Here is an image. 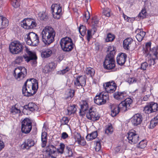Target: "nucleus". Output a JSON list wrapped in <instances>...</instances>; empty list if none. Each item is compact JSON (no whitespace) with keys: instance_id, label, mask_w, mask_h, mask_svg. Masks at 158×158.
Returning <instances> with one entry per match:
<instances>
[{"instance_id":"obj_1","label":"nucleus","mask_w":158,"mask_h":158,"mask_svg":"<svg viewBox=\"0 0 158 158\" xmlns=\"http://www.w3.org/2000/svg\"><path fill=\"white\" fill-rule=\"evenodd\" d=\"M38 89L37 81L33 78L29 79L27 80L23 86L22 94L24 96H31L35 94Z\"/></svg>"},{"instance_id":"obj_2","label":"nucleus","mask_w":158,"mask_h":158,"mask_svg":"<svg viewBox=\"0 0 158 158\" xmlns=\"http://www.w3.org/2000/svg\"><path fill=\"white\" fill-rule=\"evenodd\" d=\"M42 41L45 46H48L54 40L56 32L52 27L48 26L45 27L42 32Z\"/></svg>"},{"instance_id":"obj_3","label":"nucleus","mask_w":158,"mask_h":158,"mask_svg":"<svg viewBox=\"0 0 158 158\" xmlns=\"http://www.w3.org/2000/svg\"><path fill=\"white\" fill-rule=\"evenodd\" d=\"M108 51L109 52V53L106 56L103 63V65L105 69H113L115 66L114 60L115 52L114 47L113 46H109L108 48Z\"/></svg>"},{"instance_id":"obj_4","label":"nucleus","mask_w":158,"mask_h":158,"mask_svg":"<svg viewBox=\"0 0 158 158\" xmlns=\"http://www.w3.org/2000/svg\"><path fill=\"white\" fill-rule=\"evenodd\" d=\"M24 48V45L17 41L11 42L9 46V50L13 54H17L21 52Z\"/></svg>"},{"instance_id":"obj_5","label":"nucleus","mask_w":158,"mask_h":158,"mask_svg":"<svg viewBox=\"0 0 158 158\" xmlns=\"http://www.w3.org/2000/svg\"><path fill=\"white\" fill-rule=\"evenodd\" d=\"M25 41L29 45L36 46L39 44V37L34 32H29L25 36Z\"/></svg>"},{"instance_id":"obj_6","label":"nucleus","mask_w":158,"mask_h":158,"mask_svg":"<svg viewBox=\"0 0 158 158\" xmlns=\"http://www.w3.org/2000/svg\"><path fill=\"white\" fill-rule=\"evenodd\" d=\"M109 98L107 93L102 92L97 94L94 98V102L97 104L101 105L105 104Z\"/></svg>"},{"instance_id":"obj_7","label":"nucleus","mask_w":158,"mask_h":158,"mask_svg":"<svg viewBox=\"0 0 158 158\" xmlns=\"http://www.w3.org/2000/svg\"><path fill=\"white\" fill-rule=\"evenodd\" d=\"M27 70L24 67H19L16 68L14 71L13 76L16 79L19 81L23 79L26 76Z\"/></svg>"},{"instance_id":"obj_8","label":"nucleus","mask_w":158,"mask_h":158,"mask_svg":"<svg viewBox=\"0 0 158 158\" xmlns=\"http://www.w3.org/2000/svg\"><path fill=\"white\" fill-rule=\"evenodd\" d=\"M31 129V120L28 118H25L22 122L21 131L22 133L28 134Z\"/></svg>"},{"instance_id":"obj_9","label":"nucleus","mask_w":158,"mask_h":158,"mask_svg":"<svg viewBox=\"0 0 158 158\" xmlns=\"http://www.w3.org/2000/svg\"><path fill=\"white\" fill-rule=\"evenodd\" d=\"M21 25L24 29H30L36 27L37 24L34 19L27 18L24 19L21 22Z\"/></svg>"},{"instance_id":"obj_10","label":"nucleus","mask_w":158,"mask_h":158,"mask_svg":"<svg viewBox=\"0 0 158 158\" xmlns=\"http://www.w3.org/2000/svg\"><path fill=\"white\" fill-rule=\"evenodd\" d=\"M56 151V149L54 146L49 145L47 147L45 152H43V154L40 155V157L43 155V158H46L47 156H49L52 157L56 158L57 156Z\"/></svg>"},{"instance_id":"obj_11","label":"nucleus","mask_w":158,"mask_h":158,"mask_svg":"<svg viewBox=\"0 0 158 158\" xmlns=\"http://www.w3.org/2000/svg\"><path fill=\"white\" fill-rule=\"evenodd\" d=\"M87 118L92 121L98 120L100 115L97 111L96 108L94 107H91L89 109V111L86 114Z\"/></svg>"},{"instance_id":"obj_12","label":"nucleus","mask_w":158,"mask_h":158,"mask_svg":"<svg viewBox=\"0 0 158 158\" xmlns=\"http://www.w3.org/2000/svg\"><path fill=\"white\" fill-rule=\"evenodd\" d=\"M51 8L53 18L55 19H60L62 15L61 7L59 4H53Z\"/></svg>"},{"instance_id":"obj_13","label":"nucleus","mask_w":158,"mask_h":158,"mask_svg":"<svg viewBox=\"0 0 158 158\" xmlns=\"http://www.w3.org/2000/svg\"><path fill=\"white\" fill-rule=\"evenodd\" d=\"M132 102V100L129 98H127L121 102L118 105V108L120 111L122 112L126 111L127 110V108H129Z\"/></svg>"},{"instance_id":"obj_14","label":"nucleus","mask_w":158,"mask_h":158,"mask_svg":"<svg viewBox=\"0 0 158 158\" xmlns=\"http://www.w3.org/2000/svg\"><path fill=\"white\" fill-rule=\"evenodd\" d=\"M25 51L28 55V56H24L23 57L25 61L28 62L30 60H32L33 61L32 64H35L36 63V60L37 59V57L35 53L30 51L26 46L25 47Z\"/></svg>"},{"instance_id":"obj_15","label":"nucleus","mask_w":158,"mask_h":158,"mask_svg":"<svg viewBox=\"0 0 158 158\" xmlns=\"http://www.w3.org/2000/svg\"><path fill=\"white\" fill-rule=\"evenodd\" d=\"M103 86L106 92V93L108 94L114 92L117 88L116 84L113 81L105 83L103 84Z\"/></svg>"},{"instance_id":"obj_16","label":"nucleus","mask_w":158,"mask_h":158,"mask_svg":"<svg viewBox=\"0 0 158 158\" xmlns=\"http://www.w3.org/2000/svg\"><path fill=\"white\" fill-rule=\"evenodd\" d=\"M74 85L77 89L84 86L86 84V78L85 76H81L76 77L74 81Z\"/></svg>"},{"instance_id":"obj_17","label":"nucleus","mask_w":158,"mask_h":158,"mask_svg":"<svg viewBox=\"0 0 158 158\" xmlns=\"http://www.w3.org/2000/svg\"><path fill=\"white\" fill-rule=\"evenodd\" d=\"M127 138L129 143L131 144L136 143L139 140V135L132 132L128 133Z\"/></svg>"},{"instance_id":"obj_18","label":"nucleus","mask_w":158,"mask_h":158,"mask_svg":"<svg viewBox=\"0 0 158 158\" xmlns=\"http://www.w3.org/2000/svg\"><path fill=\"white\" fill-rule=\"evenodd\" d=\"M80 109L79 113L81 115H84L85 112L89 110V102L86 100H82L80 102Z\"/></svg>"},{"instance_id":"obj_19","label":"nucleus","mask_w":158,"mask_h":158,"mask_svg":"<svg viewBox=\"0 0 158 158\" xmlns=\"http://www.w3.org/2000/svg\"><path fill=\"white\" fill-rule=\"evenodd\" d=\"M151 42H148L146 43L145 47V51L149 52L151 55H152L155 57L154 59L157 58V55L158 54V48H154L152 50L151 49Z\"/></svg>"},{"instance_id":"obj_20","label":"nucleus","mask_w":158,"mask_h":158,"mask_svg":"<svg viewBox=\"0 0 158 158\" xmlns=\"http://www.w3.org/2000/svg\"><path fill=\"white\" fill-rule=\"evenodd\" d=\"M142 120V116L140 114H137L131 118V122L133 126H137L141 123Z\"/></svg>"},{"instance_id":"obj_21","label":"nucleus","mask_w":158,"mask_h":158,"mask_svg":"<svg viewBox=\"0 0 158 158\" xmlns=\"http://www.w3.org/2000/svg\"><path fill=\"white\" fill-rule=\"evenodd\" d=\"M127 58V56L126 54L123 53H119L116 58L117 63L119 65H123L125 63Z\"/></svg>"},{"instance_id":"obj_22","label":"nucleus","mask_w":158,"mask_h":158,"mask_svg":"<svg viewBox=\"0 0 158 158\" xmlns=\"http://www.w3.org/2000/svg\"><path fill=\"white\" fill-rule=\"evenodd\" d=\"M127 96V94L125 92H116L114 94V97L117 100H122L124 99Z\"/></svg>"},{"instance_id":"obj_23","label":"nucleus","mask_w":158,"mask_h":158,"mask_svg":"<svg viewBox=\"0 0 158 158\" xmlns=\"http://www.w3.org/2000/svg\"><path fill=\"white\" fill-rule=\"evenodd\" d=\"M132 42L133 40L131 38H128L124 40L123 42L124 48L127 50H129Z\"/></svg>"},{"instance_id":"obj_24","label":"nucleus","mask_w":158,"mask_h":158,"mask_svg":"<svg viewBox=\"0 0 158 158\" xmlns=\"http://www.w3.org/2000/svg\"><path fill=\"white\" fill-rule=\"evenodd\" d=\"M111 115L113 117L116 116L120 111L117 105L113 104L111 107Z\"/></svg>"},{"instance_id":"obj_25","label":"nucleus","mask_w":158,"mask_h":158,"mask_svg":"<svg viewBox=\"0 0 158 158\" xmlns=\"http://www.w3.org/2000/svg\"><path fill=\"white\" fill-rule=\"evenodd\" d=\"M52 54V52L50 49H44L42 51L41 56L42 58H47L50 56Z\"/></svg>"},{"instance_id":"obj_26","label":"nucleus","mask_w":158,"mask_h":158,"mask_svg":"<svg viewBox=\"0 0 158 158\" xmlns=\"http://www.w3.org/2000/svg\"><path fill=\"white\" fill-rule=\"evenodd\" d=\"M9 21L5 17L0 16V28L3 29L8 26Z\"/></svg>"},{"instance_id":"obj_27","label":"nucleus","mask_w":158,"mask_h":158,"mask_svg":"<svg viewBox=\"0 0 158 158\" xmlns=\"http://www.w3.org/2000/svg\"><path fill=\"white\" fill-rule=\"evenodd\" d=\"M36 105L34 103L30 102L28 105H26L23 107V110H29L32 111L36 110Z\"/></svg>"},{"instance_id":"obj_28","label":"nucleus","mask_w":158,"mask_h":158,"mask_svg":"<svg viewBox=\"0 0 158 158\" xmlns=\"http://www.w3.org/2000/svg\"><path fill=\"white\" fill-rule=\"evenodd\" d=\"M34 141L31 139H28L25 140L24 143V147L28 149L34 145Z\"/></svg>"},{"instance_id":"obj_29","label":"nucleus","mask_w":158,"mask_h":158,"mask_svg":"<svg viewBox=\"0 0 158 158\" xmlns=\"http://www.w3.org/2000/svg\"><path fill=\"white\" fill-rule=\"evenodd\" d=\"M74 45L72 40V41H70L67 44L65 45L64 47L62 49L64 52H69L73 49Z\"/></svg>"},{"instance_id":"obj_30","label":"nucleus","mask_w":158,"mask_h":158,"mask_svg":"<svg viewBox=\"0 0 158 158\" xmlns=\"http://www.w3.org/2000/svg\"><path fill=\"white\" fill-rule=\"evenodd\" d=\"M41 147L42 148L45 147L47 143V133L46 132L42 131L41 134Z\"/></svg>"},{"instance_id":"obj_31","label":"nucleus","mask_w":158,"mask_h":158,"mask_svg":"<svg viewBox=\"0 0 158 158\" xmlns=\"http://www.w3.org/2000/svg\"><path fill=\"white\" fill-rule=\"evenodd\" d=\"M72 40L68 37H66L62 38L60 41V44L61 47V49L63 48L64 45H66L70 41H72Z\"/></svg>"},{"instance_id":"obj_32","label":"nucleus","mask_w":158,"mask_h":158,"mask_svg":"<svg viewBox=\"0 0 158 158\" xmlns=\"http://www.w3.org/2000/svg\"><path fill=\"white\" fill-rule=\"evenodd\" d=\"M138 32L136 36V37L138 41H141L145 35V33L143 31H140V29H138L136 31V32Z\"/></svg>"},{"instance_id":"obj_33","label":"nucleus","mask_w":158,"mask_h":158,"mask_svg":"<svg viewBox=\"0 0 158 158\" xmlns=\"http://www.w3.org/2000/svg\"><path fill=\"white\" fill-rule=\"evenodd\" d=\"M126 149L124 145L118 146L114 148V153L116 154L119 153H123Z\"/></svg>"},{"instance_id":"obj_34","label":"nucleus","mask_w":158,"mask_h":158,"mask_svg":"<svg viewBox=\"0 0 158 158\" xmlns=\"http://www.w3.org/2000/svg\"><path fill=\"white\" fill-rule=\"evenodd\" d=\"M97 135V131H94L88 134L86 137V139L87 141L91 140L96 138Z\"/></svg>"},{"instance_id":"obj_35","label":"nucleus","mask_w":158,"mask_h":158,"mask_svg":"<svg viewBox=\"0 0 158 158\" xmlns=\"http://www.w3.org/2000/svg\"><path fill=\"white\" fill-rule=\"evenodd\" d=\"M105 132L106 134L109 135L112 133L113 131V128L110 123H109L105 127Z\"/></svg>"},{"instance_id":"obj_36","label":"nucleus","mask_w":158,"mask_h":158,"mask_svg":"<svg viewBox=\"0 0 158 158\" xmlns=\"http://www.w3.org/2000/svg\"><path fill=\"white\" fill-rule=\"evenodd\" d=\"M67 110V113L66 114L70 115L74 113L77 110V109L75 107V106L73 105V106H68Z\"/></svg>"},{"instance_id":"obj_37","label":"nucleus","mask_w":158,"mask_h":158,"mask_svg":"<svg viewBox=\"0 0 158 158\" xmlns=\"http://www.w3.org/2000/svg\"><path fill=\"white\" fill-rule=\"evenodd\" d=\"M149 104L152 112H155L158 110V104L156 103L151 102Z\"/></svg>"},{"instance_id":"obj_38","label":"nucleus","mask_w":158,"mask_h":158,"mask_svg":"<svg viewBox=\"0 0 158 158\" xmlns=\"http://www.w3.org/2000/svg\"><path fill=\"white\" fill-rule=\"evenodd\" d=\"M102 14L103 15L109 17L111 14V10L108 8H105L103 9Z\"/></svg>"},{"instance_id":"obj_39","label":"nucleus","mask_w":158,"mask_h":158,"mask_svg":"<svg viewBox=\"0 0 158 158\" xmlns=\"http://www.w3.org/2000/svg\"><path fill=\"white\" fill-rule=\"evenodd\" d=\"M158 123V121L156 120L153 118L150 121L148 128L151 129L154 128L157 125Z\"/></svg>"},{"instance_id":"obj_40","label":"nucleus","mask_w":158,"mask_h":158,"mask_svg":"<svg viewBox=\"0 0 158 158\" xmlns=\"http://www.w3.org/2000/svg\"><path fill=\"white\" fill-rule=\"evenodd\" d=\"M79 31L81 35L84 36L85 34L86 31V27L83 25L81 26L79 28Z\"/></svg>"},{"instance_id":"obj_41","label":"nucleus","mask_w":158,"mask_h":158,"mask_svg":"<svg viewBox=\"0 0 158 158\" xmlns=\"http://www.w3.org/2000/svg\"><path fill=\"white\" fill-rule=\"evenodd\" d=\"M59 146V148L56 149V153L57 152H58L59 153L62 154L64 152V150L65 148V145L64 143H60Z\"/></svg>"},{"instance_id":"obj_42","label":"nucleus","mask_w":158,"mask_h":158,"mask_svg":"<svg viewBox=\"0 0 158 158\" xmlns=\"http://www.w3.org/2000/svg\"><path fill=\"white\" fill-rule=\"evenodd\" d=\"M86 73L90 76L92 77L95 73L94 69L90 67L87 68L85 71Z\"/></svg>"},{"instance_id":"obj_43","label":"nucleus","mask_w":158,"mask_h":158,"mask_svg":"<svg viewBox=\"0 0 158 158\" xmlns=\"http://www.w3.org/2000/svg\"><path fill=\"white\" fill-rule=\"evenodd\" d=\"M147 142L144 140H143L138 144L137 146L138 148H143L146 147L147 145Z\"/></svg>"},{"instance_id":"obj_44","label":"nucleus","mask_w":158,"mask_h":158,"mask_svg":"<svg viewBox=\"0 0 158 158\" xmlns=\"http://www.w3.org/2000/svg\"><path fill=\"white\" fill-rule=\"evenodd\" d=\"M12 6L15 8H17L20 6V0H11Z\"/></svg>"},{"instance_id":"obj_45","label":"nucleus","mask_w":158,"mask_h":158,"mask_svg":"<svg viewBox=\"0 0 158 158\" xmlns=\"http://www.w3.org/2000/svg\"><path fill=\"white\" fill-rule=\"evenodd\" d=\"M115 38L114 36L111 33L108 34L105 40L106 42H109L113 41Z\"/></svg>"},{"instance_id":"obj_46","label":"nucleus","mask_w":158,"mask_h":158,"mask_svg":"<svg viewBox=\"0 0 158 158\" xmlns=\"http://www.w3.org/2000/svg\"><path fill=\"white\" fill-rule=\"evenodd\" d=\"M10 112L13 114H16L20 113L21 111L20 109L17 108L15 106H13L12 107Z\"/></svg>"},{"instance_id":"obj_47","label":"nucleus","mask_w":158,"mask_h":158,"mask_svg":"<svg viewBox=\"0 0 158 158\" xmlns=\"http://www.w3.org/2000/svg\"><path fill=\"white\" fill-rule=\"evenodd\" d=\"M151 109V107L149 104L148 103V105L144 107L143 111L145 113L149 114L153 113Z\"/></svg>"},{"instance_id":"obj_48","label":"nucleus","mask_w":158,"mask_h":158,"mask_svg":"<svg viewBox=\"0 0 158 158\" xmlns=\"http://www.w3.org/2000/svg\"><path fill=\"white\" fill-rule=\"evenodd\" d=\"M69 121V119L68 117H64L60 120V122L61 125H67Z\"/></svg>"},{"instance_id":"obj_49","label":"nucleus","mask_w":158,"mask_h":158,"mask_svg":"<svg viewBox=\"0 0 158 158\" xmlns=\"http://www.w3.org/2000/svg\"><path fill=\"white\" fill-rule=\"evenodd\" d=\"M98 22V19L96 16H94L92 19L91 23L92 24L95 26H96Z\"/></svg>"},{"instance_id":"obj_50","label":"nucleus","mask_w":158,"mask_h":158,"mask_svg":"<svg viewBox=\"0 0 158 158\" xmlns=\"http://www.w3.org/2000/svg\"><path fill=\"white\" fill-rule=\"evenodd\" d=\"M70 70V68L69 67H67L66 68L62 70L58 71V73L60 74H64Z\"/></svg>"},{"instance_id":"obj_51","label":"nucleus","mask_w":158,"mask_h":158,"mask_svg":"<svg viewBox=\"0 0 158 158\" xmlns=\"http://www.w3.org/2000/svg\"><path fill=\"white\" fill-rule=\"evenodd\" d=\"M146 12L145 10L144 9H143L139 13V16L140 17L144 18L146 16Z\"/></svg>"},{"instance_id":"obj_52","label":"nucleus","mask_w":158,"mask_h":158,"mask_svg":"<svg viewBox=\"0 0 158 158\" xmlns=\"http://www.w3.org/2000/svg\"><path fill=\"white\" fill-rule=\"evenodd\" d=\"M101 148V143L99 142H97L96 143V146L95 149L96 152L99 151Z\"/></svg>"},{"instance_id":"obj_53","label":"nucleus","mask_w":158,"mask_h":158,"mask_svg":"<svg viewBox=\"0 0 158 158\" xmlns=\"http://www.w3.org/2000/svg\"><path fill=\"white\" fill-rule=\"evenodd\" d=\"M40 19L46 21L48 19V16L45 13H43L41 14Z\"/></svg>"},{"instance_id":"obj_54","label":"nucleus","mask_w":158,"mask_h":158,"mask_svg":"<svg viewBox=\"0 0 158 158\" xmlns=\"http://www.w3.org/2000/svg\"><path fill=\"white\" fill-rule=\"evenodd\" d=\"M23 59V58L22 56H19L17 57L15 60V63L17 64H19L22 62Z\"/></svg>"},{"instance_id":"obj_55","label":"nucleus","mask_w":158,"mask_h":158,"mask_svg":"<svg viewBox=\"0 0 158 158\" xmlns=\"http://www.w3.org/2000/svg\"><path fill=\"white\" fill-rule=\"evenodd\" d=\"M50 70L51 69L48 67L47 64L44 67V68L43 69V72L45 73H49Z\"/></svg>"},{"instance_id":"obj_56","label":"nucleus","mask_w":158,"mask_h":158,"mask_svg":"<svg viewBox=\"0 0 158 158\" xmlns=\"http://www.w3.org/2000/svg\"><path fill=\"white\" fill-rule=\"evenodd\" d=\"M81 138L80 134L77 133L75 135V139L76 141L78 143L80 142V141L81 140Z\"/></svg>"},{"instance_id":"obj_57","label":"nucleus","mask_w":158,"mask_h":158,"mask_svg":"<svg viewBox=\"0 0 158 158\" xmlns=\"http://www.w3.org/2000/svg\"><path fill=\"white\" fill-rule=\"evenodd\" d=\"M137 81L136 79L134 77L129 78L128 79L127 82L130 84L135 83Z\"/></svg>"},{"instance_id":"obj_58","label":"nucleus","mask_w":158,"mask_h":158,"mask_svg":"<svg viewBox=\"0 0 158 158\" xmlns=\"http://www.w3.org/2000/svg\"><path fill=\"white\" fill-rule=\"evenodd\" d=\"M148 66V63L146 62L143 63L141 64V69L143 70H145Z\"/></svg>"},{"instance_id":"obj_59","label":"nucleus","mask_w":158,"mask_h":158,"mask_svg":"<svg viewBox=\"0 0 158 158\" xmlns=\"http://www.w3.org/2000/svg\"><path fill=\"white\" fill-rule=\"evenodd\" d=\"M48 129V124L47 123H44L42 131L46 132L47 130Z\"/></svg>"},{"instance_id":"obj_60","label":"nucleus","mask_w":158,"mask_h":158,"mask_svg":"<svg viewBox=\"0 0 158 158\" xmlns=\"http://www.w3.org/2000/svg\"><path fill=\"white\" fill-rule=\"evenodd\" d=\"M92 37L91 31L88 30L87 31V40L88 41V42L89 41L90 39Z\"/></svg>"},{"instance_id":"obj_61","label":"nucleus","mask_w":158,"mask_h":158,"mask_svg":"<svg viewBox=\"0 0 158 158\" xmlns=\"http://www.w3.org/2000/svg\"><path fill=\"white\" fill-rule=\"evenodd\" d=\"M75 91L73 90L70 89L69 91V97L72 98L73 97L75 94Z\"/></svg>"},{"instance_id":"obj_62","label":"nucleus","mask_w":158,"mask_h":158,"mask_svg":"<svg viewBox=\"0 0 158 158\" xmlns=\"http://www.w3.org/2000/svg\"><path fill=\"white\" fill-rule=\"evenodd\" d=\"M69 137L68 134L65 132H63L61 134V138L63 139H65Z\"/></svg>"},{"instance_id":"obj_63","label":"nucleus","mask_w":158,"mask_h":158,"mask_svg":"<svg viewBox=\"0 0 158 158\" xmlns=\"http://www.w3.org/2000/svg\"><path fill=\"white\" fill-rule=\"evenodd\" d=\"M67 149H68L67 153L68 154V156L69 157L72 156L73 153L72 149L69 148H68V147H67Z\"/></svg>"},{"instance_id":"obj_64","label":"nucleus","mask_w":158,"mask_h":158,"mask_svg":"<svg viewBox=\"0 0 158 158\" xmlns=\"http://www.w3.org/2000/svg\"><path fill=\"white\" fill-rule=\"evenodd\" d=\"M90 14L89 11L86 12L85 15V17L86 20V21H87L88 19L90 18Z\"/></svg>"}]
</instances>
